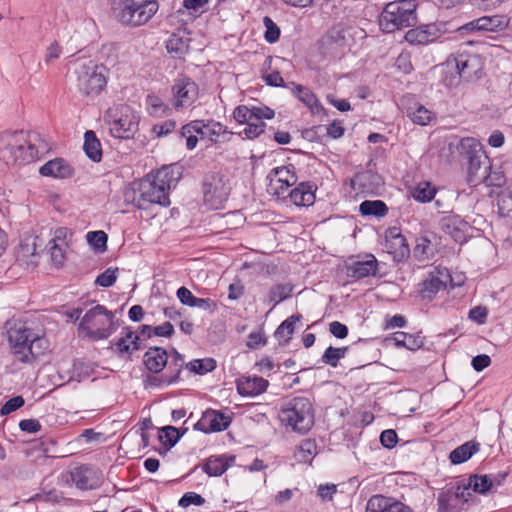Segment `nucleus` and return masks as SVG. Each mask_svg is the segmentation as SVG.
Masks as SVG:
<instances>
[{"mask_svg": "<svg viewBox=\"0 0 512 512\" xmlns=\"http://www.w3.org/2000/svg\"><path fill=\"white\" fill-rule=\"evenodd\" d=\"M48 150V144L34 131L4 133L0 136V158L7 164L34 161Z\"/></svg>", "mask_w": 512, "mask_h": 512, "instance_id": "nucleus-1", "label": "nucleus"}, {"mask_svg": "<svg viewBox=\"0 0 512 512\" xmlns=\"http://www.w3.org/2000/svg\"><path fill=\"white\" fill-rule=\"evenodd\" d=\"M72 73L75 76L78 91L85 97L95 98L107 85L108 69L92 60H76L73 63Z\"/></svg>", "mask_w": 512, "mask_h": 512, "instance_id": "nucleus-2", "label": "nucleus"}, {"mask_svg": "<svg viewBox=\"0 0 512 512\" xmlns=\"http://www.w3.org/2000/svg\"><path fill=\"white\" fill-rule=\"evenodd\" d=\"M8 340L16 360L31 363L41 353L46 341L24 323H14L8 330Z\"/></svg>", "mask_w": 512, "mask_h": 512, "instance_id": "nucleus-3", "label": "nucleus"}, {"mask_svg": "<svg viewBox=\"0 0 512 512\" xmlns=\"http://www.w3.org/2000/svg\"><path fill=\"white\" fill-rule=\"evenodd\" d=\"M113 13L119 23L127 27H139L148 23L157 13V0H114Z\"/></svg>", "mask_w": 512, "mask_h": 512, "instance_id": "nucleus-4", "label": "nucleus"}, {"mask_svg": "<svg viewBox=\"0 0 512 512\" xmlns=\"http://www.w3.org/2000/svg\"><path fill=\"white\" fill-rule=\"evenodd\" d=\"M416 0H396L383 8L379 17L380 29L385 33L412 27L417 23Z\"/></svg>", "mask_w": 512, "mask_h": 512, "instance_id": "nucleus-5", "label": "nucleus"}, {"mask_svg": "<svg viewBox=\"0 0 512 512\" xmlns=\"http://www.w3.org/2000/svg\"><path fill=\"white\" fill-rule=\"evenodd\" d=\"M115 315L103 305L89 309L81 318L78 330L93 341L109 338L117 329Z\"/></svg>", "mask_w": 512, "mask_h": 512, "instance_id": "nucleus-6", "label": "nucleus"}, {"mask_svg": "<svg viewBox=\"0 0 512 512\" xmlns=\"http://www.w3.org/2000/svg\"><path fill=\"white\" fill-rule=\"evenodd\" d=\"M278 418L286 428L305 434L314 425L312 404L306 397H295L280 409Z\"/></svg>", "mask_w": 512, "mask_h": 512, "instance_id": "nucleus-7", "label": "nucleus"}, {"mask_svg": "<svg viewBox=\"0 0 512 512\" xmlns=\"http://www.w3.org/2000/svg\"><path fill=\"white\" fill-rule=\"evenodd\" d=\"M140 117L128 105L119 104L110 107L104 115L110 133L115 138L128 139L138 130Z\"/></svg>", "mask_w": 512, "mask_h": 512, "instance_id": "nucleus-8", "label": "nucleus"}, {"mask_svg": "<svg viewBox=\"0 0 512 512\" xmlns=\"http://www.w3.org/2000/svg\"><path fill=\"white\" fill-rule=\"evenodd\" d=\"M202 190L205 203L211 209H220L231 191L229 178L220 172H210L203 178Z\"/></svg>", "mask_w": 512, "mask_h": 512, "instance_id": "nucleus-9", "label": "nucleus"}, {"mask_svg": "<svg viewBox=\"0 0 512 512\" xmlns=\"http://www.w3.org/2000/svg\"><path fill=\"white\" fill-rule=\"evenodd\" d=\"M134 202L139 209H147L152 204L167 207L170 205L169 192L154 179L144 180L140 183L138 197L134 198Z\"/></svg>", "mask_w": 512, "mask_h": 512, "instance_id": "nucleus-10", "label": "nucleus"}, {"mask_svg": "<svg viewBox=\"0 0 512 512\" xmlns=\"http://www.w3.org/2000/svg\"><path fill=\"white\" fill-rule=\"evenodd\" d=\"M173 106L176 109L191 106L198 98V86L189 77L182 76L172 86Z\"/></svg>", "mask_w": 512, "mask_h": 512, "instance_id": "nucleus-11", "label": "nucleus"}, {"mask_svg": "<svg viewBox=\"0 0 512 512\" xmlns=\"http://www.w3.org/2000/svg\"><path fill=\"white\" fill-rule=\"evenodd\" d=\"M448 284L453 286L449 270L444 267H435L422 282L420 293L423 298L432 299L436 293L446 289Z\"/></svg>", "mask_w": 512, "mask_h": 512, "instance_id": "nucleus-12", "label": "nucleus"}, {"mask_svg": "<svg viewBox=\"0 0 512 512\" xmlns=\"http://www.w3.org/2000/svg\"><path fill=\"white\" fill-rule=\"evenodd\" d=\"M468 162V176L467 182L476 186L482 182H485L488 186L495 185L500 186L503 181V176L498 175L496 180L488 173L490 169L489 161L484 158L469 159Z\"/></svg>", "mask_w": 512, "mask_h": 512, "instance_id": "nucleus-13", "label": "nucleus"}, {"mask_svg": "<svg viewBox=\"0 0 512 512\" xmlns=\"http://www.w3.org/2000/svg\"><path fill=\"white\" fill-rule=\"evenodd\" d=\"M292 166H281L273 169L268 178L270 179L269 191L277 197H284L288 189L293 186L297 177Z\"/></svg>", "mask_w": 512, "mask_h": 512, "instance_id": "nucleus-14", "label": "nucleus"}, {"mask_svg": "<svg viewBox=\"0 0 512 512\" xmlns=\"http://www.w3.org/2000/svg\"><path fill=\"white\" fill-rule=\"evenodd\" d=\"M442 34L443 30L439 24L430 23L408 30L404 39L411 45H428L439 39Z\"/></svg>", "mask_w": 512, "mask_h": 512, "instance_id": "nucleus-15", "label": "nucleus"}, {"mask_svg": "<svg viewBox=\"0 0 512 512\" xmlns=\"http://www.w3.org/2000/svg\"><path fill=\"white\" fill-rule=\"evenodd\" d=\"M441 230L449 235L455 242L463 243L466 241L469 231V224L459 215L450 214L443 216L440 220Z\"/></svg>", "mask_w": 512, "mask_h": 512, "instance_id": "nucleus-16", "label": "nucleus"}, {"mask_svg": "<svg viewBox=\"0 0 512 512\" xmlns=\"http://www.w3.org/2000/svg\"><path fill=\"white\" fill-rule=\"evenodd\" d=\"M366 512H414L408 505L393 497L373 495L366 504Z\"/></svg>", "mask_w": 512, "mask_h": 512, "instance_id": "nucleus-17", "label": "nucleus"}, {"mask_svg": "<svg viewBox=\"0 0 512 512\" xmlns=\"http://www.w3.org/2000/svg\"><path fill=\"white\" fill-rule=\"evenodd\" d=\"M230 417L216 410L206 411L201 420L195 424V429L205 433L225 430L230 424Z\"/></svg>", "mask_w": 512, "mask_h": 512, "instance_id": "nucleus-18", "label": "nucleus"}, {"mask_svg": "<svg viewBox=\"0 0 512 512\" xmlns=\"http://www.w3.org/2000/svg\"><path fill=\"white\" fill-rule=\"evenodd\" d=\"M121 337L112 343L119 356L131 355L134 351L144 348L140 336L129 327L123 329Z\"/></svg>", "mask_w": 512, "mask_h": 512, "instance_id": "nucleus-19", "label": "nucleus"}, {"mask_svg": "<svg viewBox=\"0 0 512 512\" xmlns=\"http://www.w3.org/2000/svg\"><path fill=\"white\" fill-rule=\"evenodd\" d=\"M268 381L258 376H243L236 381L237 391L242 396H256L266 391Z\"/></svg>", "mask_w": 512, "mask_h": 512, "instance_id": "nucleus-20", "label": "nucleus"}, {"mask_svg": "<svg viewBox=\"0 0 512 512\" xmlns=\"http://www.w3.org/2000/svg\"><path fill=\"white\" fill-rule=\"evenodd\" d=\"M201 138H208L212 142H218L221 136L228 134L226 127L219 122L195 120V124L190 126Z\"/></svg>", "mask_w": 512, "mask_h": 512, "instance_id": "nucleus-21", "label": "nucleus"}, {"mask_svg": "<svg viewBox=\"0 0 512 512\" xmlns=\"http://www.w3.org/2000/svg\"><path fill=\"white\" fill-rule=\"evenodd\" d=\"M71 477L77 488L81 490H92L98 486V472L87 466L75 468Z\"/></svg>", "mask_w": 512, "mask_h": 512, "instance_id": "nucleus-22", "label": "nucleus"}, {"mask_svg": "<svg viewBox=\"0 0 512 512\" xmlns=\"http://www.w3.org/2000/svg\"><path fill=\"white\" fill-rule=\"evenodd\" d=\"M167 352L161 347H150L143 356L145 367L152 373H160L166 366Z\"/></svg>", "mask_w": 512, "mask_h": 512, "instance_id": "nucleus-23", "label": "nucleus"}, {"mask_svg": "<svg viewBox=\"0 0 512 512\" xmlns=\"http://www.w3.org/2000/svg\"><path fill=\"white\" fill-rule=\"evenodd\" d=\"M377 269L378 262L373 255H369L366 260L355 261L347 267L348 275L355 279L374 276L377 273Z\"/></svg>", "mask_w": 512, "mask_h": 512, "instance_id": "nucleus-24", "label": "nucleus"}, {"mask_svg": "<svg viewBox=\"0 0 512 512\" xmlns=\"http://www.w3.org/2000/svg\"><path fill=\"white\" fill-rule=\"evenodd\" d=\"M40 174L43 176L65 179L72 176L73 169L66 160L56 158L45 163L40 168Z\"/></svg>", "mask_w": 512, "mask_h": 512, "instance_id": "nucleus-25", "label": "nucleus"}, {"mask_svg": "<svg viewBox=\"0 0 512 512\" xmlns=\"http://www.w3.org/2000/svg\"><path fill=\"white\" fill-rule=\"evenodd\" d=\"M476 58L467 55L450 56L446 61L447 68L455 69L459 77L471 78L474 74Z\"/></svg>", "mask_w": 512, "mask_h": 512, "instance_id": "nucleus-26", "label": "nucleus"}, {"mask_svg": "<svg viewBox=\"0 0 512 512\" xmlns=\"http://www.w3.org/2000/svg\"><path fill=\"white\" fill-rule=\"evenodd\" d=\"M289 197L296 206H310L315 201L314 185L302 182L289 192Z\"/></svg>", "mask_w": 512, "mask_h": 512, "instance_id": "nucleus-27", "label": "nucleus"}, {"mask_svg": "<svg viewBox=\"0 0 512 512\" xmlns=\"http://www.w3.org/2000/svg\"><path fill=\"white\" fill-rule=\"evenodd\" d=\"M235 461V456L210 457L203 465L209 476H221Z\"/></svg>", "mask_w": 512, "mask_h": 512, "instance_id": "nucleus-28", "label": "nucleus"}, {"mask_svg": "<svg viewBox=\"0 0 512 512\" xmlns=\"http://www.w3.org/2000/svg\"><path fill=\"white\" fill-rule=\"evenodd\" d=\"M387 247L390 249V253H393L398 257L408 256L410 253L408 242L400 232L396 229H392L389 235L386 237Z\"/></svg>", "mask_w": 512, "mask_h": 512, "instance_id": "nucleus-29", "label": "nucleus"}, {"mask_svg": "<svg viewBox=\"0 0 512 512\" xmlns=\"http://www.w3.org/2000/svg\"><path fill=\"white\" fill-rule=\"evenodd\" d=\"M153 179L169 192L172 187L176 186L180 179V172L175 166H164L153 175Z\"/></svg>", "mask_w": 512, "mask_h": 512, "instance_id": "nucleus-30", "label": "nucleus"}, {"mask_svg": "<svg viewBox=\"0 0 512 512\" xmlns=\"http://www.w3.org/2000/svg\"><path fill=\"white\" fill-rule=\"evenodd\" d=\"M459 151L467 161H469V159L475 160L476 158H484V160H487L481 143L472 137L463 138L461 140Z\"/></svg>", "mask_w": 512, "mask_h": 512, "instance_id": "nucleus-31", "label": "nucleus"}, {"mask_svg": "<svg viewBox=\"0 0 512 512\" xmlns=\"http://www.w3.org/2000/svg\"><path fill=\"white\" fill-rule=\"evenodd\" d=\"M479 443L475 441H467L459 447L455 448L449 455L452 464H461L469 460L475 453L479 451Z\"/></svg>", "mask_w": 512, "mask_h": 512, "instance_id": "nucleus-32", "label": "nucleus"}, {"mask_svg": "<svg viewBox=\"0 0 512 512\" xmlns=\"http://www.w3.org/2000/svg\"><path fill=\"white\" fill-rule=\"evenodd\" d=\"M435 254L432 242L426 236H420L416 239L413 249V257L420 263L428 262Z\"/></svg>", "mask_w": 512, "mask_h": 512, "instance_id": "nucleus-33", "label": "nucleus"}, {"mask_svg": "<svg viewBox=\"0 0 512 512\" xmlns=\"http://www.w3.org/2000/svg\"><path fill=\"white\" fill-rule=\"evenodd\" d=\"M83 149L86 155L94 162H99L102 158V149L100 141L96 138L93 131H86L84 134Z\"/></svg>", "mask_w": 512, "mask_h": 512, "instance_id": "nucleus-34", "label": "nucleus"}, {"mask_svg": "<svg viewBox=\"0 0 512 512\" xmlns=\"http://www.w3.org/2000/svg\"><path fill=\"white\" fill-rule=\"evenodd\" d=\"M393 340L396 346L405 347L409 350H417L424 345L423 337L419 334L396 332L394 333Z\"/></svg>", "mask_w": 512, "mask_h": 512, "instance_id": "nucleus-35", "label": "nucleus"}, {"mask_svg": "<svg viewBox=\"0 0 512 512\" xmlns=\"http://www.w3.org/2000/svg\"><path fill=\"white\" fill-rule=\"evenodd\" d=\"M355 181L362 187V189L369 193L376 192L383 184L382 178L377 173L366 171L356 176Z\"/></svg>", "mask_w": 512, "mask_h": 512, "instance_id": "nucleus-36", "label": "nucleus"}, {"mask_svg": "<svg viewBox=\"0 0 512 512\" xmlns=\"http://www.w3.org/2000/svg\"><path fill=\"white\" fill-rule=\"evenodd\" d=\"M295 95L297 98L306 104L314 114H319L323 111L322 105L319 103L314 93L307 87L297 85L295 88Z\"/></svg>", "mask_w": 512, "mask_h": 512, "instance_id": "nucleus-37", "label": "nucleus"}, {"mask_svg": "<svg viewBox=\"0 0 512 512\" xmlns=\"http://www.w3.org/2000/svg\"><path fill=\"white\" fill-rule=\"evenodd\" d=\"M300 315H292L284 320L276 329L275 337L280 344H287L294 333L295 324L300 321Z\"/></svg>", "mask_w": 512, "mask_h": 512, "instance_id": "nucleus-38", "label": "nucleus"}, {"mask_svg": "<svg viewBox=\"0 0 512 512\" xmlns=\"http://www.w3.org/2000/svg\"><path fill=\"white\" fill-rule=\"evenodd\" d=\"M359 211L364 216L383 217L387 214L388 208L381 200H365L360 204Z\"/></svg>", "mask_w": 512, "mask_h": 512, "instance_id": "nucleus-39", "label": "nucleus"}, {"mask_svg": "<svg viewBox=\"0 0 512 512\" xmlns=\"http://www.w3.org/2000/svg\"><path fill=\"white\" fill-rule=\"evenodd\" d=\"M439 512H460L461 504L455 499L452 490L447 489L438 497Z\"/></svg>", "mask_w": 512, "mask_h": 512, "instance_id": "nucleus-40", "label": "nucleus"}, {"mask_svg": "<svg viewBox=\"0 0 512 512\" xmlns=\"http://www.w3.org/2000/svg\"><path fill=\"white\" fill-rule=\"evenodd\" d=\"M468 482L472 490L479 494H486L494 488V480L490 475H472Z\"/></svg>", "mask_w": 512, "mask_h": 512, "instance_id": "nucleus-41", "label": "nucleus"}, {"mask_svg": "<svg viewBox=\"0 0 512 512\" xmlns=\"http://www.w3.org/2000/svg\"><path fill=\"white\" fill-rule=\"evenodd\" d=\"M293 287L290 284H277L270 288L268 293V299L272 305V309L280 302L291 297Z\"/></svg>", "mask_w": 512, "mask_h": 512, "instance_id": "nucleus-42", "label": "nucleus"}, {"mask_svg": "<svg viewBox=\"0 0 512 512\" xmlns=\"http://www.w3.org/2000/svg\"><path fill=\"white\" fill-rule=\"evenodd\" d=\"M316 443L313 440L305 439L297 447L295 457L299 462L310 463L316 454Z\"/></svg>", "mask_w": 512, "mask_h": 512, "instance_id": "nucleus-43", "label": "nucleus"}, {"mask_svg": "<svg viewBox=\"0 0 512 512\" xmlns=\"http://www.w3.org/2000/svg\"><path fill=\"white\" fill-rule=\"evenodd\" d=\"M497 205L502 216L507 217L512 214V185L498 194Z\"/></svg>", "mask_w": 512, "mask_h": 512, "instance_id": "nucleus-44", "label": "nucleus"}, {"mask_svg": "<svg viewBox=\"0 0 512 512\" xmlns=\"http://www.w3.org/2000/svg\"><path fill=\"white\" fill-rule=\"evenodd\" d=\"M436 193L435 187H433L429 182H420L412 193L414 199L418 202H429L431 201Z\"/></svg>", "mask_w": 512, "mask_h": 512, "instance_id": "nucleus-45", "label": "nucleus"}, {"mask_svg": "<svg viewBox=\"0 0 512 512\" xmlns=\"http://www.w3.org/2000/svg\"><path fill=\"white\" fill-rule=\"evenodd\" d=\"M347 350V347L335 348L330 346L325 350L321 360L327 365L336 367L339 360L345 357Z\"/></svg>", "mask_w": 512, "mask_h": 512, "instance_id": "nucleus-46", "label": "nucleus"}, {"mask_svg": "<svg viewBox=\"0 0 512 512\" xmlns=\"http://www.w3.org/2000/svg\"><path fill=\"white\" fill-rule=\"evenodd\" d=\"M408 116L413 123L424 126L430 123L432 112L423 105H417L415 109L409 110Z\"/></svg>", "mask_w": 512, "mask_h": 512, "instance_id": "nucleus-47", "label": "nucleus"}, {"mask_svg": "<svg viewBox=\"0 0 512 512\" xmlns=\"http://www.w3.org/2000/svg\"><path fill=\"white\" fill-rule=\"evenodd\" d=\"M216 367V362L212 358L196 359L187 364V368L196 374H205L211 372Z\"/></svg>", "mask_w": 512, "mask_h": 512, "instance_id": "nucleus-48", "label": "nucleus"}, {"mask_svg": "<svg viewBox=\"0 0 512 512\" xmlns=\"http://www.w3.org/2000/svg\"><path fill=\"white\" fill-rule=\"evenodd\" d=\"M146 103L148 111L152 116L161 117L169 111L168 105H166L162 99L156 95H149Z\"/></svg>", "mask_w": 512, "mask_h": 512, "instance_id": "nucleus-49", "label": "nucleus"}, {"mask_svg": "<svg viewBox=\"0 0 512 512\" xmlns=\"http://www.w3.org/2000/svg\"><path fill=\"white\" fill-rule=\"evenodd\" d=\"M181 434L179 429L173 426H165L161 428L159 433V440L169 447H173L180 439Z\"/></svg>", "mask_w": 512, "mask_h": 512, "instance_id": "nucleus-50", "label": "nucleus"}, {"mask_svg": "<svg viewBox=\"0 0 512 512\" xmlns=\"http://www.w3.org/2000/svg\"><path fill=\"white\" fill-rule=\"evenodd\" d=\"M87 242L97 250H104L107 244V234L104 231H91L86 235Z\"/></svg>", "mask_w": 512, "mask_h": 512, "instance_id": "nucleus-51", "label": "nucleus"}, {"mask_svg": "<svg viewBox=\"0 0 512 512\" xmlns=\"http://www.w3.org/2000/svg\"><path fill=\"white\" fill-rule=\"evenodd\" d=\"M263 24H264V27L266 28L265 35H264L265 40L268 43H275L279 39V36H280V29H279V27L268 16H265L263 18Z\"/></svg>", "mask_w": 512, "mask_h": 512, "instance_id": "nucleus-52", "label": "nucleus"}, {"mask_svg": "<svg viewBox=\"0 0 512 512\" xmlns=\"http://www.w3.org/2000/svg\"><path fill=\"white\" fill-rule=\"evenodd\" d=\"M252 110H253L252 112H254V114H257V115L251 114L252 117L249 121H247L245 123L246 125L259 124L260 122H263L264 119H272L274 117V111L267 106H263V107L253 106Z\"/></svg>", "mask_w": 512, "mask_h": 512, "instance_id": "nucleus-53", "label": "nucleus"}, {"mask_svg": "<svg viewBox=\"0 0 512 512\" xmlns=\"http://www.w3.org/2000/svg\"><path fill=\"white\" fill-rule=\"evenodd\" d=\"M117 272V268H108L96 278L95 283L101 287H110L117 279Z\"/></svg>", "mask_w": 512, "mask_h": 512, "instance_id": "nucleus-54", "label": "nucleus"}, {"mask_svg": "<svg viewBox=\"0 0 512 512\" xmlns=\"http://www.w3.org/2000/svg\"><path fill=\"white\" fill-rule=\"evenodd\" d=\"M449 490H452L455 499L458 500L461 506L467 503L472 497V488L469 486V482L467 484L457 485L455 488H450Z\"/></svg>", "mask_w": 512, "mask_h": 512, "instance_id": "nucleus-55", "label": "nucleus"}, {"mask_svg": "<svg viewBox=\"0 0 512 512\" xmlns=\"http://www.w3.org/2000/svg\"><path fill=\"white\" fill-rule=\"evenodd\" d=\"M204 503L205 499L200 494L195 492L185 493L178 502L179 506L183 508H186L190 505L201 506Z\"/></svg>", "mask_w": 512, "mask_h": 512, "instance_id": "nucleus-56", "label": "nucleus"}, {"mask_svg": "<svg viewBox=\"0 0 512 512\" xmlns=\"http://www.w3.org/2000/svg\"><path fill=\"white\" fill-rule=\"evenodd\" d=\"M252 107H248L246 105H240L235 108L233 112L234 119L240 123L245 124L247 121L251 119V114L255 115L254 112H252Z\"/></svg>", "mask_w": 512, "mask_h": 512, "instance_id": "nucleus-57", "label": "nucleus"}, {"mask_svg": "<svg viewBox=\"0 0 512 512\" xmlns=\"http://www.w3.org/2000/svg\"><path fill=\"white\" fill-rule=\"evenodd\" d=\"M49 245H50L49 251H50V256H51L52 262L58 267L62 266L64 263V260H65L63 245H60L58 243L49 244Z\"/></svg>", "mask_w": 512, "mask_h": 512, "instance_id": "nucleus-58", "label": "nucleus"}, {"mask_svg": "<svg viewBox=\"0 0 512 512\" xmlns=\"http://www.w3.org/2000/svg\"><path fill=\"white\" fill-rule=\"evenodd\" d=\"M24 405L22 396H15L9 399L0 409L1 415H8Z\"/></svg>", "mask_w": 512, "mask_h": 512, "instance_id": "nucleus-59", "label": "nucleus"}, {"mask_svg": "<svg viewBox=\"0 0 512 512\" xmlns=\"http://www.w3.org/2000/svg\"><path fill=\"white\" fill-rule=\"evenodd\" d=\"M176 128V122L167 120L160 124H155L152 131L158 136L163 137L171 133Z\"/></svg>", "mask_w": 512, "mask_h": 512, "instance_id": "nucleus-60", "label": "nucleus"}, {"mask_svg": "<svg viewBox=\"0 0 512 512\" xmlns=\"http://www.w3.org/2000/svg\"><path fill=\"white\" fill-rule=\"evenodd\" d=\"M266 124L260 122L259 124L247 125L241 134H244L247 139H255L264 132Z\"/></svg>", "mask_w": 512, "mask_h": 512, "instance_id": "nucleus-61", "label": "nucleus"}, {"mask_svg": "<svg viewBox=\"0 0 512 512\" xmlns=\"http://www.w3.org/2000/svg\"><path fill=\"white\" fill-rule=\"evenodd\" d=\"M488 310L483 306H476L469 311V318L478 323L484 324L486 322Z\"/></svg>", "mask_w": 512, "mask_h": 512, "instance_id": "nucleus-62", "label": "nucleus"}, {"mask_svg": "<svg viewBox=\"0 0 512 512\" xmlns=\"http://www.w3.org/2000/svg\"><path fill=\"white\" fill-rule=\"evenodd\" d=\"M397 434L394 430L388 429L381 433L380 441L381 444L386 448H393L397 444Z\"/></svg>", "mask_w": 512, "mask_h": 512, "instance_id": "nucleus-63", "label": "nucleus"}, {"mask_svg": "<svg viewBox=\"0 0 512 512\" xmlns=\"http://www.w3.org/2000/svg\"><path fill=\"white\" fill-rule=\"evenodd\" d=\"M330 333L339 339H344L348 335V328L339 321H333L329 324Z\"/></svg>", "mask_w": 512, "mask_h": 512, "instance_id": "nucleus-64", "label": "nucleus"}]
</instances>
